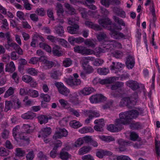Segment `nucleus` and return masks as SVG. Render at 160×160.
<instances>
[{
	"label": "nucleus",
	"instance_id": "nucleus-45",
	"mask_svg": "<svg viewBox=\"0 0 160 160\" xmlns=\"http://www.w3.org/2000/svg\"><path fill=\"white\" fill-rule=\"evenodd\" d=\"M84 43L86 45L92 48H94L97 44L96 41L93 39H87L85 41Z\"/></svg>",
	"mask_w": 160,
	"mask_h": 160
},
{
	"label": "nucleus",
	"instance_id": "nucleus-32",
	"mask_svg": "<svg viewBox=\"0 0 160 160\" xmlns=\"http://www.w3.org/2000/svg\"><path fill=\"white\" fill-rule=\"evenodd\" d=\"M78 96L77 93L75 92L69 96V101L72 103L73 105H77L78 104L77 98Z\"/></svg>",
	"mask_w": 160,
	"mask_h": 160
},
{
	"label": "nucleus",
	"instance_id": "nucleus-39",
	"mask_svg": "<svg viewBox=\"0 0 160 160\" xmlns=\"http://www.w3.org/2000/svg\"><path fill=\"white\" fill-rule=\"evenodd\" d=\"M34 128L33 126H30L28 124H24L22 126V129L24 132L23 133H30L32 132Z\"/></svg>",
	"mask_w": 160,
	"mask_h": 160
},
{
	"label": "nucleus",
	"instance_id": "nucleus-30",
	"mask_svg": "<svg viewBox=\"0 0 160 160\" xmlns=\"http://www.w3.org/2000/svg\"><path fill=\"white\" fill-rule=\"evenodd\" d=\"M92 148L90 146H83L80 148L78 152V154L82 155L88 152Z\"/></svg>",
	"mask_w": 160,
	"mask_h": 160
},
{
	"label": "nucleus",
	"instance_id": "nucleus-31",
	"mask_svg": "<svg viewBox=\"0 0 160 160\" xmlns=\"http://www.w3.org/2000/svg\"><path fill=\"white\" fill-rule=\"evenodd\" d=\"M113 1L117 4H120V1L119 0H102L101 1V4L106 7H108L112 2Z\"/></svg>",
	"mask_w": 160,
	"mask_h": 160
},
{
	"label": "nucleus",
	"instance_id": "nucleus-46",
	"mask_svg": "<svg viewBox=\"0 0 160 160\" xmlns=\"http://www.w3.org/2000/svg\"><path fill=\"white\" fill-rule=\"evenodd\" d=\"M61 74V73L59 71H52L50 75L54 79H58L59 77Z\"/></svg>",
	"mask_w": 160,
	"mask_h": 160
},
{
	"label": "nucleus",
	"instance_id": "nucleus-38",
	"mask_svg": "<svg viewBox=\"0 0 160 160\" xmlns=\"http://www.w3.org/2000/svg\"><path fill=\"white\" fill-rule=\"evenodd\" d=\"M83 144L82 140L80 138L78 139L74 143L72 144L71 148H78Z\"/></svg>",
	"mask_w": 160,
	"mask_h": 160
},
{
	"label": "nucleus",
	"instance_id": "nucleus-2",
	"mask_svg": "<svg viewBox=\"0 0 160 160\" xmlns=\"http://www.w3.org/2000/svg\"><path fill=\"white\" fill-rule=\"evenodd\" d=\"M142 109H137L121 112L119 114L120 120H118L117 122L123 124H129L131 120L136 119L139 114L142 113Z\"/></svg>",
	"mask_w": 160,
	"mask_h": 160
},
{
	"label": "nucleus",
	"instance_id": "nucleus-37",
	"mask_svg": "<svg viewBox=\"0 0 160 160\" xmlns=\"http://www.w3.org/2000/svg\"><path fill=\"white\" fill-rule=\"evenodd\" d=\"M118 143L120 145L119 149L121 151H124L125 150L124 148L122 147V146H125L127 145H131L130 142H125L122 139H119L118 141Z\"/></svg>",
	"mask_w": 160,
	"mask_h": 160
},
{
	"label": "nucleus",
	"instance_id": "nucleus-55",
	"mask_svg": "<svg viewBox=\"0 0 160 160\" xmlns=\"http://www.w3.org/2000/svg\"><path fill=\"white\" fill-rule=\"evenodd\" d=\"M40 97L43 98L44 101L48 102L51 99V98L49 95L47 94H45L43 93H42L40 95Z\"/></svg>",
	"mask_w": 160,
	"mask_h": 160
},
{
	"label": "nucleus",
	"instance_id": "nucleus-50",
	"mask_svg": "<svg viewBox=\"0 0 160 160\" xmlns=\"http://www.w3.org/2000/svg\"><path fill=\"white\" fill-rule=\"evenodd\" d=\"M62 65L66 68L70 66L72 64V60L69 58H66L63 62Z\"/></svg>",
	"mask_w": 160,
	"mask_h": 160
},
{
	"label": "nucleus",
	"instance_id": "nucleus-14",
	"mask_svg": "<svg viewBox=\"0 0 160 160\" xmlns=\"http://www.w3.org/2000/svg\"><path fill=\"white\" fill-rule=\"evenodd\" d=\"M64 81L71 87L73 88L75 86L80 85L81 80L79 79L73 78L71 77L70 79L65 78Z\"/></svg>",
	"mask_w": 160,
	"mask_h": 160
},
{
	"label": "nucleus",
	"instance_id": "nucleus-15",
	"mask_svg": "<svg viewBox=\"0 0 160 160\" xmlns=\"http://www.w3.org/2000/svg\"><path fill=\"white\" fill-rule=\"evenodd\" d=\"M11 108L14 109H18L20 108L21 102L15 96L11 97Z\"/></svg>",
	"mask_w": 160,
	"mask_h": 160
},
{
	"label": "nucleus",
	"instance_id": "nucleus-53",
	"mask_svg": "<svg viewBox=\"0 0 160 160\" xmlns=\"http://www.w3.org/2000/svg\"><path fill=\"white\" fill-rule=\"evenodd\" d=\"M156 151L158 157H160V142L159 141H156L155 142Z\"/></svg>",
	"mask_w": 160,
	"mask_h": 160
},
{
	"label": "nucleus",
	"instance_id": "nucleus-42",
	"mask_svg": "<svg viewBox=\"0 0 160 160\" xmlns=\"http://www.w3.org/2000/svg\"><path fill=\"white\" fill-rule=\"evenodd\" d=\"M70 125L74 128H77L82 126V124L80 123L79 121L74 120L70 122Z\"/></svg>",
	"mask_w": 160,
	"mask_h": 160
},
{
	"label": "nucleus",
	"instance_id": "nucleus-52",
	"mask_svg": "<svg viewBox=\"0 0 160 160\" xmlns=\"http://www.w3.org/2000/svg\"><path fill=\"white\" fill-rule=\"evenodd\" d=\"M112 54L116 58H119L122 57L123 55V53L122 52L118 50L115 51L114 52H112Z\"/></svg>",
	"mask_w": 160,
	"mask_h": 160
},
{
	"label": "nucleus",
	"instance_id": "nucleus-16",
	"mask_svg": "<svg viewBox=\"0 0 160 160\" xmlns=\"http://www.w3.org/2000/svg\"><path fill=\"white\" fill-rule=\"evenodd\" d=\"M119 119H117L116 120L115 122V125L113 124H110L108 126L107 128L108 130L112 132H118L120 128V125L121 124H123L122 123L117 122V121Z\"/></svg>",
	"mask_w": 160,
	"mask_h": 160
},
{
	"label": "nucleus",
	"instance_id": "nucleus-47",
	"mask_svg": "<svg viewBox=\"0 0 160 160\" xmlns=\"http://www.w3.org/2000/svg\"><path fill=\"white\" fill-rule=\"evenodd\" d=\"M97 72L100 75H106L109 72V70L107 68H99L97 69Z\"/></svg>",
	"mask_w": 160,
	"mask_h": 160
},
{
	"label": "nucleus",
	"instance_id": "nucleus-18",
	"mask_svg": "<svg viewBox=\"0 0 160 160\" xmlns=\"http://www.w3.org/2000/svg\"><path fill=\"white\" fill-rule=\"evenodd\" d=\"M118 80V78L117 77H112L104 79H99V83L102 84L111 83Z\"/></svg>",
	"mask_w": 160,
	"mask_h": 160
},
{
	"label": "nucleus",
	"instance_id": "nucleus-9",
	"mask_svg": "<svg viewBox=\"0 0 160 160\" xmlns=\"http://www.w3.org/2000/svg\"><path fill=\"white\" fill-rule=\"evenodd\" d=\"M82 62H84V61H85V63H88L89 61H92L93 62V64L96 66H99L103 63L104 61L103 60L101 59H95V58L93 57H84L82 58Z\"/></svg>",
	"mask_w": 160,
	"mask_h": 160
},
{
	"label": "nucleus",
	"instance_id": "nucleus-36",
	"mask_svg": "<svg viewBox=\"0 0 160 160\" xmlns=\"http://www.w3.org/2000/svg\"><path fill=\"white\" fill-rule=\"evenodd\" d=\"M14 49L17 51L19 54L22 55L23 54V51L19 46L16 43H11V49Z\"/></svg>",
	"mask_w": 160,
	"mask_h": 160
},
{
	"label": "nucleus",
	"instance_id": "nucleus-25",
	"mask_svg": "<svg viewBox=\"0 0 160 160\" xmlns=\"http://www.w3.org/2000/svg\"><path fill=\"white\" fill-rule=\"evenodd\" d=\"M59 157L62 160H68L71 157V155L62 149L59 154Z\"/></svg>",
	"mask_w": 160,
	"mask_h": 160
},
{
	"label": "nucleus",
	"instance_id": "nucleus-13",
	"mask_svg": "<svg viewBox=\"0 0 160 160\" xmlns=\"http://www.w3.org/2000/svg\"><path fill=\"white\" fill-rule=\"evenodd\" d=\"M124 67V65L121 63L115 62H113L110 65V68L112 72L116 73L122 70Z\"/></svg>",
	"mask_w": 160,
	"mask_h": 160
},
{
	"label": "nucleus",
	"instance_id": "nucleus-58",
	"mask_svg": "<svg viewBox=\"0 0 160 160\" xmlns=\"http://www.w3.org/2000/svg\"><path fill=\"white\" fill-rule=\"evenodd\" d=\"M9 154V151H6V148L3 147L0 148V155L1 156H4L8 155Z\"/></svg>",
	"mask_w": 160,
	"mask_h": 160
},
{
	"label": "nucleus",
	"instance_id": "nucleus-17",
	"mask_svg": "<svg viewBox=\"0 0 160 160\" xmlns=\"http://www.w3.org/2000/svg\"><path fill=\"white\" fill-rule=\"evenodd\" d=\"M62 144V143L60 140L57 141V143H55L54 144V146L52 151L50 152V156L52 158H55L57 155V148L59 147H61Z\"/></svg>",
	"mask_w": 160,
	"mask_h": 160
},
{
	"label": "nucleus",
	"instance_id": "nucleus-28",
	"mask_svg": "<svg viewBox=\"0 0 160 160\" xmlns=\"http://www.w3.org/2000/svg\"><path fill=\"white\" fill-rule=\"evenodd\" d=\"M98 137L102 141L107 142H109L115 140L114 138L111 136L101 135L98 136Z\"/></svg>",
	"mask_w": 160,
	"mask_h": 160
},
{
	"label": "nucleus",
	"instance_id": "nucleus-11",
	"mask_svg": "<svg viewBox=\"0 0 160 160\" xmlns=\"http://www.w3.org/2000/svg\"><path fill=\"white\" fill-rule=\"evenodd\" d=\"M68 132L65 128H59L56 131L53 136V139H56L65 137L68 135Z\"/></svg>",
	"mask_w": 160,
	"mask_h": 160
},
{
	"label": "nucleus",
	"instance_id": "nucleus-8",
	"mask_svg": "<svg viewBox=\"0 0 160 160\" xmlns=\"http://www.w3.org/2000/svg\"><path fill=\"white\" fill-rule=\"evenodd\" d=\"M107 98L101 94L92 95L89 98L90 102L92 103H98L105 101Z\"/></svg>",
	"mask_w": 160,
	"mask_h": 160
},
{
	"label": "nucleus",
	"instance_id": "nucleus-61",
	"mask_svg": "<svg viewBox=\"0 0 160 160\" xmlns=\"http://www.w3.org/2000/svg\"><path fill=\"white\" fill-rule=\"evenodd\" d=\"M17 155L19 157L24 156L25 154V151L21 148H18L16 149Z\"/></svg>",
	"mask_w": 160,
	"mask_h": 160
},
{
	"label": "nucleus",
	"instance_id": "nucleus-35",
	"mask_svg": "<svg viewBox=\"0 0 160 160\" xmlns=\"http://www.w3.org/2000/svg\"><path fill=\"white\" fill-rule=\"evenodd\" d=\"M52 52L56 56H60L62 54V51L61 50L60 47L57 46L55 45L53 48Z\"/></svg>",
	"mask_w": 160,
	"mask_h": 160
},
{
	"label": "nucleus",
	"instance_id": "nucleus-49",
	"mask_svg": "<svg viewBox=\"0 0 160 160\" xmlns=\"http://www.w3.org/2000/svg\"><path fill=\"white\" fill-rule=\"evenodd\" d=\"M28 93L29 96L33 98H37L39 95L38 91L35 90L29 89Z\"/></svg>",
	"mask_w": 160,
	"mask_h": 160
},
{
	"label": "nucleus",
	"instance_id": "nucleus-48",
	"mask_svg": "<svg viewBox=\"0 0 160 160\" xmlns=\"http://www.w3.org/2000/svg\"><path fill=\"white\" fill-rule=\"evenodd\" d=\"M39 47L40 48H43L48 52H51L52 49L51 47L47 44L43 43H40Z\"/></svg>",
	"mask_w": 160,
	"mask_h": 160
},
{
	"label": "nucleus",
	"instance_id": "nucleus-5",
	"mask_svg": "<svg viewBox=\"0 0 160 160\" xmlns=\"http://www.w3.org/2000/svg\"><path fill=\"white\" fill-rule=\"evenodd\" d=\"M113 26V28L109 29L111 31L110 35L111 37L115 39L124 38L125 36L123 33L116 31V30H121L122 29L121 26H116L114 25Z\"/></svg>",
	"mask_w": 160,
	"mask_h": 160
},
{
	"label": "nucleus",
	"instance_id": "nucleus-63",
	"mask_svg": "<svg viewBox=\"0 0 160 160\" xmlns=\"http://www.w3.org/2000/svg\"><path fill=\"white\" fill-rule=\"evenodd\" d=\"M36 13L41 16H43L45 14V11L43 8L37 9L35 11Z\"/></svg>",
	"mask_w": 160,
	"mask_h": 160
},
{
	"label": "nucleus",
	"instance_id": "nucleus-44",
	"mask_svg": "<svg viewBox=\"0 0 160 160\" xmlns=\"http://www.w3.org/2000/svg\"><path fill=\"white\" fill-rule=\"evenodd\" d=\"M40 123L42 124L43 123H47L48 121V118L45 115H41L38 117Z\"/></svg>",
	"mask_w": 160,
	"mask_h": 160
},
{
	"label": "nucleus",
	"instance_id": "nucleus-56",
	"mask_svg": "<svg viewBox=\"0 0 160 160\" xmlns=\"http://www.w3.org/2000/svg\"><path fill=\"white\" fill-rule=\"evenodd\" d=\"M21 25L22 28L26 29H30L31 28V27L25 19L21 22Z\"/></svg>",
	"mask_w": 160,
	"mask_h": 160
},
{
	"label": "nucleus",
	"instance_id": "nucleus-62",
	"mask_svg": "<svg viewBox=\"0 0 160 160\" xmlns=\"http://www.w3.org/2000/svg\"><path fill=\"white\" fill-rule=\"evenodd\" d=\"M34 157L33 152L32 151H30L26 155L27 160H32Z\"/></svg>",
	"mask_w": 160,
	"mask_h": 160
},
{
	"label": "nucleus",
	"instance_id": "nucleus-10",
	"mask_svg": "<svg viewBox=\"0 0 160 160\" xmlns=\"http://www.w3.org/2000/svg\"><path fill=\"white\" fill-rule=\"evenodd\" d=\"M52 130L50 127H46L42 129L40 132V134L38 135V137L43 138L44 142L45 143L48 142V140L45 139V138L49 135L51 133Z\"/></svg>",
	"mask_w": 160,
	"mask_h": 160
},
{
	"label": "nucleus",
	"instance_id": "nucleus-64",
	"mask_svg": "<svg viewBox=\"0 0 160 160\" xmlns=\"http://www.w3.org/2000/svg\"><path fill=\"white\" fill-rule=\"evenodd\" d=\"M117 160H132L128 156L126 155H120L117 157Z\"/></svg>",
	"mask_w": 160,
	"mask_h": 160
},
{
	"label": "nucleus",
	"instance_id": "nucleus-3",
	"mask_svg": "<svg viewBox=\"0 0 160 160\" xmlns=\"http://www.w3.org/2000/svg\"><path fill=\"white\" fill-rule=\"evenodd\" d=\"M138 98V95L136 93L132 95L130 98L127 97L123 98L120 102V105L122 106L134 105L136 104Z\"/></svg>",
	"mask_w": 160,
	"mask_h": 160
},
{
	"label": "nucleus",
	"instance_id": "nucleus-6",
	"mask_svg": "<svg viewBox=\"0 0 160 160\" xmlns=\"http://www.w3.org/2000/svg\"><path fill=\"white\" fill-rule=\"evenodd\" d=\"M54 84L58 88L59 92L61 94L65 96H67L69 94L70 92L69 89L64 86L62 82H57L55 83Z\"/></svg>",
	"mask_w": 160,
	"mask_h": 160
},
{
	"label": "nucleus",
	"instance_id": "nucleus-23",
	"mask_svg": "<svg viewBox=\"0 0 160 160\" xmlns=\"http://www.w3.org/2000/svg\"><path fill=\"white\" fill-rule=\"evenodd\" d=\"M127 86L133 90H136L138 89L139 86L138 83L136 81L130 80L126 83Z\"/></svg>",
	"mask_w": 160,
	"mask_h": 160
},
{
	"label": "nucleus",
	"instance_id": "nucleus-57",
	"mask_svg": "<svg viewBox=\"0 0 160 160\" xmlns=\"http://www.w3.org/2000/svg\"><path fill=\"white\" fill-rule=\"evenodd\" d=\"M22 80L23 82L28 83L32 81V78L30 76L25 75L22 76Z\"/></svg>",
	"mask_w": 160,
	"mask_h": 160
},
{
	"label": "nucleus",
	"instance_id": "nucleus-19",
	"mask_svg": "<svg viewBox=\"0 0 160 160\" xmlns=\"http://www.w3.org/2000/svg\"><path fill=\"white\" fill-rule=\"evenodd\" d=\"M112 154V153L110 151L100 150L96 152V156L99 158H102L105 156H110Z\"/></svg>",
	"mask_w": 160,
	"mask_h": 160
},
{
	"label": "nucleus",
	"instance_id": "nucleus-4",
	"mask_svg": "<svg viewBox=\"0 0 160 160\" xmlns=\"http://www.w3.org/2000/svg\"><path fill=\"white\" fill-rule=\"evenodd\" d=\"M78 20V17L77 18L76 20L70 18L68 19V24L73 26L72 27L69 26L67 28V29L70 33L74 34L78 32V30L79 29V27L77 23Z\"/></svg>",
	"mask_w": 160,
	"mask_h": 160
},
{
	"label": "nucleus",
	"instance_id": "nucleus-40",
	"mask_svg": "<svg viewBox=\"0 0 160 160\" xmlns=\"http://www.w3.org/2000/svg\"><path fill=\"white\" fill-rule=\"evenodd\" d=\"M79 131L80 133L83 134L88 132H93L94 131V130L90 127H85L79 129Z\"/></svg>",
	"mask_w": 160,
	"mask_h": 160
},
{
	"label": "nucleus",
	"instance_id": "nucleus-12",
	"mask_svg": "<svg viewBox=\"0 0 160 160\" xmlns=\"http://www.w3.org/2000/svg\"><path fill=\"white\" fill-rule=\"evenodd\" d=\"M18 128L19 127L17 126L13 129L12 135L14 138L16 140H18V139L20 138V139L23 140V142H25V143H28L29 141L28 138H25L22 135V134H21L20 135L18 134H17V132L18 131Z\"/></svg>",
	"mask_w": 160,
	"mask_h": 160
},
{
	"label": "nucleus",
	"instance_id": "nucleus-22",
	"mask_svg": "<svg viewBox=\"0 0 160 160\" xmlns=\"http://www.w3.org/2000/svg\"><path fill=\"white\" fill-rule=\"evenodd\" d=\"M99 23L102 27L107 28L108 26L110 25L111 21L108 18L99 19L98 21Z\"/></svg>",
	"mask_w": 160,
	"mask_h": 160
},
{
	"label": "nucleus",
	"instance_id": "nucleus-34",
	"mask_svg": "<svg viewBox=\"0 0 160 160\" xmlns=\"http://www.w3.org/2000/svg\"><path fill=\"white\" fill-rule=\"evenodd\" d=\"M35 116V113L31 112H27L22 114L21 115L22 118L24 119H33Z\"/></svg>",
	"mask_w": 160,
	"mask_h": 160
},
{
	"label": "nucleus",
	"instance_id": "nucleus-33",
	"mask_svg": "<svg viewBox=\"0 0 160 160\" xmlns=\"http://www.w3.org/2000/svg\"><path fill=\"white\" fill-rule=\"evenodd\" d=\"M56 9H57V14L58 17L61 18H64V16L63 15L64 11L62 5L60 3L58 4Z\"/></svg>",
	"mask_w": 160,
	"mask_h": 160
},
{
	"label": "nucleus",
	"instance_id": "nucleus-54",
	"mask_svg": "<svg viewBox=\"0 0 160 160\" xmlns=\"http://www.w3.org/2000/svg\"><path fill=\"white\" fill-rule=\"evenodd\" d=\"M124 83L121 82H117L115 84L112 86L111 89L112 90H116L118 88L121 87L123 86Z\"/></svg>",
	"mask_w": 160,
	"mask_h": 160
},
{
	"label": "nucleus",
	"instance_id": "nucleus-26",
	"mask_svg": "<svg viewBox=\"0 0 160 160\" xmlns=\"http://www.w3.org/2000/svg\"><path fill=\"white\" fill-rule=\"evenodd\" d=\"M85 25L88 27L92 28L95 30H99L101 28L98 25L96 24H94L92 22L88 21H86L85 22Z\"/></svg>",
	"mask_w": 160,
	"mask_h": 160
},
{
	"label": "nucleus",
	"instance_id": "nucleus-29",
	"mask_svg": "<svg viewBox=\"0 0 160 160\" xmlns=\"http://www.w3.org/2000/svg\"><path fill=\"white\" fill-rule=\"evenodd\" d=\"M2 59L4 62L7 63L6 66L5 71L9 72L10 71V62H9L10 57L9 55H4L2 57Z\"/></svg>",
	"mask_w": 160,
	"mask_h": 160
},
{
	"label": "nucleus",
	"instance_id": "nucleus-27",
	"mask_svg": "<svg viewBox=\"0 0 160 160\" xmlns=\"http://www.w3.org/2000/svg\"><path fill=\"white\" fill-rule=\"evenodd\" d=\"M93 90V88L91 87L85 88L79 92V94L83 95H88L92 93Z\"/></svg>",
	"mask_w": 160,
	"mask_h": 160
},
{
	"label": "nucleus",
	"instance_id": "nucleus-59",
	"mask_svg": "<svg viewBox=\"0 0 160 160\" xmlns=\"http://www.w3.org/2000/svg\"><path fill=\"white\" fill-rule=\"evenodd\" d=\"M88 4H90V5H88L87 4V2H86V4L88 7L90 8L92 10H95L96 9V7L95 5H93L91 4V3H92L94 2V1L93 0H86Z\"/></svg>",
	"mask_w": 160,
	"mask_h": 160
},
{
	"label": "nucleus",
	"instance_id": "nucleus-20",
	"mask_svg": "<svg viewBox=\"0 0 160 160\" xmlns=\"http://www.w3.org/2000/svg\"><path fill=\"white\" fill-rule=\"evenodd\" d=\"M39 59L41 60V62H42L47 68H51L54 64L52 62L50 61L47 60V57L45 56H41L39 58Z\"/></svg>",
	"mask_w": 160,
	"mask_h": 160
},
{
	"label": "nucleus",
	"instance_id": "nucleus-21",
	"mask_svg": "<svg viewBox=\"0 0 160 160\" xmlns=\"http://www.w3.org/2000/svg\"><path fill=\"white\" fill-rule=\"evenodd\" d=\"M84 114L86 117L88 116L91 119H92L93 117H98L100 116L98 112L93 111H85Z\"/></svg>",
	"mask_w": 160,
	"mask_h": 160
},
{
	"label": "nucleus",
	"instance_id": "nucleus-1",
	"mask_svg": "<svg viewBox=\"0 0 160 160\" xmlns=\"http://www.w3.org/2000/svg\"><path fill=\"white\" fill-rule=\"evenodd\" d=\"M97 37L98 41L102 43V45L101 47L95 49L97 53L96 55H98L101 53H104L107 51H110L112 50L115 48H121L122 47L120 43L115 40L107 41L108 37L104 32H101L97 34Z\"/></svg>",
	"mask_w": 160,
	"mask_h": 160
},
{
	"label": "nucleus",
	"instance_id": "nucleus-41",
	"mask_svg": "<svg viewBox=\"0 0 160 160\" xmlns=\"http://www.w3.org/2000/svg\"><path fill=\"white\" fill-rule=\"evenodd\" d=\"M94 51L90 49H88L86 47L82 46V51L81 54L82 55H90L94 53Z\"/></svg>",
	"mask_w": 160,
	"mask_h": 160
},
{
	"label": "nucleus",
	"instance_id": "nucleus-24",
	"mask_svg": "<svg viewBox=\"0 0 160 160\" xmlns=\"http://www.w3.org/2000/svg\"><path fill=\"white\" fill-rule=\"evenodd\" d=\"M135 63L134 58L131 56H128L126 62V65L129 69H131L134 67Z\"/></svg>",
	"mask_w": 160,
	"mask_h": 160
},
{
	"label": "nucleus",
	"instance_id": "nucleus-43",
	"mask_svg": "<svg viewBox=\"0 0 160 160\" xmlns=\"http://www.w3.org/2000/svg\"><path fill=\"white\" fill-rule=\"evenodd\" d=\"M55 33L58 35L62 36L63 34L64 30L63 27L60 25L56 26L55 27Z\"/></svg>",
	"mask_w": 160,
	"mask_h": 160
},
{
	"label": "nucleus",
	"instance_id": "nucleus-51",
	"mask_svg": "<svg viewBox=\"0 0 160 160\" xmlns=\"http://www.w3.org/2000/svg\"><path fill=\"white\" fill-rule=\"evenodd\" d=\"M27 72L32 76H36L38 73V71L34 68H29L27 70Z\"/></svg>",
	"mask_w": 160,
	"mask_h": 160
},
{
	"label": "nucleus",
	"instance_id": "nucleus-60",
	"mask_svg": "<svg viewBox=\"0 0 160 160\" xmlns=\"http://www.w3.org/2000/svg\"><path fill=\"white\" fill-rule=\"evenodd\" d=\"M24 3V8L27 10H30L32 8L31 5L29 3L28 0H22Z\"/></svg>",
	"mask_w": 160,
	"mask_h": 160
},
{
	"label": "nucleus",
	"instance_id": "nucleus-7",
	"mask_svg": "<svg viewBox=\"0 0 160 160\" xmlns=\"http://www.w3.org/2000/svg\"><path fill=\"white\" fill-rule=\"evenodd\" d=\"M82 58L80 62L83 64L84 70L81 73L80 76L82 78L85 79L86 78L87 74H90L93 72V69L91 66L86 64L88 63H85V61H84V62H82Z\"/></svg>",
	"mask_w": 160,
	"mask_h": 160
}]
</instances>
